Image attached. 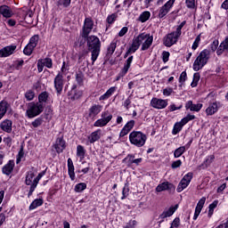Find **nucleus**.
<instances>
[{"label":"nucleus","instance_id":"nucleus-10","mask_svg":"<svg viewBox=\"0 0 228 228\" xmlns=\"http://www.w3.org/2000/svg\"><path fill=\"white\" fill-rule=\"evenodd\" d=\"M175 3V0H169L164 5L159 7L158 10V15H157L158 19H164V17H167V14L174 7Z\"/></svg>","mask_w":228,"mask_h":228},{"label":"nucleus","instance_id":"nucleus-59","mask_svg":"<svg viewBox=\"0 0 228 228\" xmlns=\"http://www.w3.org/2000/svg\"><path fill=\"white\" fill-rule=\"evenodd\" d=\"M181 165H183V161H181V159H178L176 161H174L172 164H171V168H179V167H181Z\"/></svg>","mask_w":228,"mask_h":228},{"label":"nucleus","instance_id":"nucleus-56","mask_svg":"<svg viewBox=\"0 0 228 228\" xmlns=\"http://www.w3.org/2000/svg\"><path fill=\"white\" fill-rule=\"evenodd\" d=\"M137 223L135 220H130L124 228H136Z\"/></svg>","mask_w":228,"mask_h":228},{"label":"nucleus","instance_id":"nucleus-46","mask_svg":"<svg viewBox=\"0 0 228 228\" xmlns=\"http://www.w3.org/2000/svg\"><path fill=\"white\" fill-rule=\"evenodd\" d=\"M43 65L47 69H53V60L51 58H45L41 60Z\"/></svg>","mask_w":228,"mask_h":228},{"label":"nucleus","instance_id":"nucleus-41","mask_svg":"<svg viewBox=\"0 0 228 228\" xmlns=\"http://www.w3.org/2000/svg\"><path fill=\"white\" fill-rule=\"evenodd\" d=\"M218 206V200H214L209 206H208V216H213V213L215 211V208Z\"/></svg>","mask_w":228,"mask_h":228},{"label":"nucleus","instance_id":"nucleus-51","mask_svg":"<svg viewBox=\"0 0 228 228\" xmlns=\"http://www.w3.org/2000/svg\"><path fill=\"white\" fill-rule=\"evenodd\" d=\"M25 99H27V101H33V99H35V92L28 90L25 94Z\"/></svg>","mask_w":228,"mask_h":228},{"label":"nucleus","instance_id":"nucleus-54","mask_svg":"<svg viewBox=\"0 0 228 228\" xmlns=\"http://www.w3.org/2000/svg\"><path fill=\"white\" fill-rule=\"evenodd\" d=\"M185 4L191 10L195 9V0H185Z\"/></svg>","mask_w":228,"mask_h":228},{"label":"nucleus","instance_id":"nucleus-43","mask_svg":"<svg viewBox=\"0 0 228 228\" xmlns=\"http://www.w3.org/2000/svg\"><path fill=\"white\" fill-rule=\"evenodd\" d=\"M224 51H228V48L225 46L224 42H222L216 51L217 56H222V54H224Z\"/></svg>","mask_w":228,"mask_h":228},{"label":"nucleus","instance_id":"nucleus-27","mask_svg":"<svg viewBox=\"0 0 228 228\" xmlns=\"http://www.w3.org/2000/svg\"><path fill=\"white\" fill-rule=\"evenodd\" d=\"M190 145H191V141L185 146L177 148L174 152V158H181L183 152H186L187 149H190Z\"/></svg>","mask_w":228,"mask_h":228},{"label":"nucleus","instance_id":"nucleus-31","mask_svg":"<svg viewBox=\"0 0 228 228\" xmlns=\"http://www.w3.org/2000/svg\"><path fill=\"white\" fill-rule=\"evenodd\" d=\"M44 204V199H36L34 200L28 207L29 211H33V209H37V208H40Z\"/></svg>","mask_w":228,"mask_h":228},{"label":"nucleus","instance_id":"nucleus-32","mask_svg":"<svg viewBox=\"0 0 228 228\" xmlns=\"http://www.w3.org/2000/svg\"><path fill=\"white\" fill-rule=\"evenodd\" d=\"M186 126L183 123V119L180 122H176L174 125L172 134H177L178 133H181L183 131V126Z\"/></svg>","mask_w":228,"mask_h":228},{"label":"nucleus","instance_id":"nucleus-21","mask_svg":"<svg viewBox=\"0 0 228 228\" xmlns=\"http://www.w3.org/2000/svg\"><path fill=\"white\" fill-rule=\"evenodd\" d=\"M15 167V161L9 160L7 164H5L3 168L2 172L4 175H10L13 172V168Z\"/></svg>","mask_w":228,"mask_h":228},{"label":"nucleus","instance_id":"nucleus-9","mask_svg":"<svg viewBox=\"0 0 228 228\" xmlns=\"http://www.w3.org/2000/svg\"><path fill=\"white\" fill-rule=\"evenodd\" d=\"M192 179H193V173H191V172L187 173L180 181V183L176 188V191L178 193H181V191H183V190H186V188H188V186H190V183H191Z\"/></svg>","mask_w":228,"mask_h":228},{"label":"nucleus","instance_id":"nucleus-35","mask_svg":"<svg viewBox=\"0 0 228 228\" xmlns=\"http://www.w3.org/2000/svg\"><path fill=\"white\" fill-rule=\"evenodd\" d=\"M49 99V93L47 92H43L39 94L38 96V102L41 104H44V102H47V100Z\"/></svg>","mask_w":228,"mask_h":228},{"label":"nucleus","instance_id":"nucleus-13","mask_svg":"<svg viewBox=\"0 0 228 228\" xmlns=\"http://www.w3.org/2000/svg\"><path fill=\"white\" fill-rule=\"evenodd\" d=\"M151 106L155 110H165V108L168 106V100L152 98L151 101Z\"/></svg>","mask_w":228,"mask_h":228},{"label":"nucleus","instance_id":"nucleus-37","mask_svg":"<svg viewBox=\"0 0 228 228\" xmlns=\"http://www.w3.org/2000/svg\"><path fill=\"white\" fill-rule=\"evenodd\" d=\"M76 193H81V191H85L86 190V183H80L75 185L74 188Z\"/></svg>","mask_w":228,"mask_h":228},{"label":"nucleus","instance_id":"nucleus-8","mask_svg":"<svg viewBox=\"0 0 228 228\" xmlns=\"http://www.w3.org/2000/svg\"><path fill=\"white\" fill-rule=\"evenodd\" d=\"M94 23L92 18L85 19L82 30L80 31L82 38H88V35H90V33H92V31L94 30Z\"/></svg>","mask_w":228,"mask_h":228},{"label":"nucleus","instance_id":"nucleus-7","mask_svg":"<svg viewBox=\"0 0 228 228\" xmlns=\"http://www.w3.org/2000/svg\"><path fill=\"white\" fill-rule=\"evenodd\" d=\"M113 118V114L109 110H104L101 114V118L94 123V127H105Z\"/></svg>","mask_w":228,"mask_h":228},{"label":"nucleus","instance_id":"nucleus-1","mask_svg":"<svg viewBox=\"0 0 228 228\" xmlns=\"http://www.w3.org/2000/svg\"><path fill=\"white\" fill-rule=\"evenodd\" d=\"M152 42H154V37L151 34L142 33L133 39L130 51L136 53L140 49V45H142L141 51H147L152 45Z\"/></svg>","mask_w":228,"mask_h":228},{"label":"nucleus","instance_id":"nucleus-24","mask_svg":"<svg viewBox=\"0 0 228 228\" xmlns=\"http://www.w3.org/2000/svg\"><path fill=\"white\" fill-rule=\"evenodd\" d=\"M0 14L5 19H10V17L13 16V12H12L8 5H2L0 6Z\"/></svg>","mask_w":228,"mask_h":228},{"label":"nucleus","instance_id":"nucleus-19","mask_svg":"<svg viewBox=\"0 0 228 228\" xmlns=\"http://www.w3.org/2000/svg\"><path fill=\"white\" fill-rule=\"evenodd\" d=\"M133 127H134V120L128 121L120 131L119 136L123 138V136L129 134V132L133 129Z\"/></svg>","mask_w":228,"mask_h":228},{"label":"nucleus","instance_id":"nucleus-50","mask_svg":"<svg viewBox=\"0 0 228 228\" xmlns=\"http://www.w3.org/2000/svg\"><path fill=\"white\" fill-rule=\"evenodd\" d=\"M191 120H195V115L188 114L185 118H182L183 124H188Z\"/></svg>","mask_w":228,"mask_h":228},{"label":"nucleus","instance_id":"nucleus-60","mask_svg":"<svg viewBox=\"0 0 228 228\" xmlns=\"http://www.w3.org/2000/svg\"><path fill=\"white\" fill-rule=\"evenodd\" d=\"M84 76L83 73H77L76 75V81L78 83V85L83 84Z\"/></svg>","mask_w":228,"mask_h":228},{"label":"nucleus","instance_id":"nucleus-18","mask_svg":"<svg viewBox=\"0 0 228 228\" xmlns=\"http://www.w3.org/2000/svg\"><path fill=\"white\" fill-rule=\"evenodd\" d=\"M168 190H175V187L174 186V184H172L171 183L169 182H164L160 184H159L157 187H156V191L158 193L161 192V191H167Z\"/></svg>","mask_w":228,"mask_h":228},{"label":"nucleus","instance_id":"nucleus-53","mask_svg":"<svg viewBox=\"0 0 228 228\" xmlns=\"http://www.w3.org/2000/svg\"><path fill=\"white\" fill-rule=\"evenodd\" d=\"M128 196H129V187L125 186L123 187L121 200H124V199H126Z\"/></svg>","mask_w":228,"mask_h":228},{"label":"nucleus","instance_id":"nucleus-44","mask_svg":"<svg viewBox=\"0 0 228 228\" xmlns=\"http://www.w3.org/2000/svg\"><path fill=\"white\" fill-rule=\"evenodd\" d=\"M123 161H125L128 167H131L134 164V155H128Z\"/></svg>","mask_w":228,"mask_h":228},{"label":"nucleus","instance_id":"nucleus-52","mask_svg":"<svg viewBox=\"0 0 228 228\" xmlns=\"http://www.w3.org/2000/svg\"><path fill=\"white\" fill-rule=\"evenodd\" d=\"M83 95L81 91H74V94L71 96V101H77Z\"/></svg>","mask_w":228,"mask_h":228},{"label":"nucleus","instance_id":"nucleus-26","mask_svg":"<svg viewBox=\"0 0 228 228\" xmlns=\"http://www.w3.org/2000/svg\"><path fill=\"white\" fill-rule=\"evenodd\" d=\"M218 111V102H214L208 105L206 109V113L208 116L215 115Z\"/></svg>","mask_w":228,"mask_h":228},{"label":"nucleus","instance_id":"nucleus-40","mask_svg":"<svg viewBox=\"0 0 228 228\" xmlns=\"http://www.w3.org/2000/svg\"><path fill=\"white\" fill-rule=\"evenodd\" d=\"M199 81H200V73H194L193 79H192V82L191 84V86L192 88H195L197 86V85H199Z\"/></svg>","mask_w":228,"mask_h":228},{"label":"nucleus","instance_id":"nucleus-45","mask_svg":"<svg viewBox=\"0 0 228 228\" xmlns=\"http://www.w3.org/2000/svg\"><path fill=\"white\" fill-rule=\"evenodd\" d=\"M45 175V171H42L41 173H39L37 177H35V182H34V185L32 187V190L34 188H37V186H38V183H40V179H42V176Z\"/></svg>","mask_w":228,"mask_h":228},{"label":"nucleus","instance_id":"nucleus-28","mask_svg":"<svg viewBox=\"0 0 228 228\" xmlns=\"http://www.w3.org/2000/svg\"><path fill=\"white\" fill-rule=\"evenodd\" d=\"M117 92V86H112L108 89V91L100 96L99 101H108L111 95Z\"/></svg>","mask_w":228,"mask_h":228},{"label":"nucleus","instance_id":"nucleus-20","mask_svg":"<svg viewBox=\"0 0 228 228\" xmlns=\"http://www.w3.org/2000/svg\"><path fill=\"white\" fill-rule=\"evenodd\" d=\"M101 136H102V130L97 129L87 137V140L89 143H95V142L101 140Z\"/></svg>","mask_w":228,"mask_h":228},{"label":"nucleus","instance_id":"nucleus-2","mask_svg":"<svg viewBox=\"0 0 228 228\" xmlns=\"http://www.w3.org/2000/svg\"><path fill=\"white\" fill-rule=\"evenodd\" d=\"M86 38L87 49L91 53V60L94 65L101 54V39L97 36H87Z\"/></svg>","mask_w":228,"mask_h":228},{"label":"nucleus","instance_id":"nucleus-6","mask_svg":"<svg viewBox=\"0 0 228 228\" xmlns=\"http://www.w3.org/2000/svg\"><path fill=\"white\" fill-rule=\"evenodd\" d=\"M44 103L41 102L28 103V110L26 111L28 118H35V117H38V115L44 111Z\"/></svg>","mask_w":228,"mask_h":228},{"label":"nucleus","instance_id":"nucleus-14","mask_svg":"<svg viewBox=\"0 0 228 228\" xmlns=\"http://www.w3.org/2000/svg\"><path fill=\"white\" fill-rule=\"evenodd\" d=\"M17 45H15L4 46L0 49V58H8L9 56H12V54L15 53Z\"/></svg>","mask_w":228,"mask_h":228},{"label":"nucleus","instance_id":"nucleus-49","mask_svg":"<svg viewBox=\"0 0 228 228\" xmlns=\"http://www.w3.org/2000/svg\"><path fill=\"white\" fill-rule=\"evenodd\" d=\"M200 44V35L197 36V37L195 38L192 46H191V50L192 51H196V49L199 47Z\"/></svg>","mask_w":228,"mask_h":228},{"label":"nucleus","instance_id":"nucleus-58","mask_svg":"<svg viewBox=\"0 0 228 228\" xmlns=\"http://www.w3.org/2000/svg\"><path fill=\"white\" fill-rule=\"evenodd\" d=\"M219 42L218 40H214L213 43L210 45V49L215 53L218 49Z\"/></svg>","mask_w":228,"mask_h":228},{"label":"nucleus","instance_id":"nucleus-11","mask_svg":"<svg viewBox=\"0 0 228 228\" xmlns=\"http://www.w3.org/2000/svg\"><path fill=\"white\" fill-rule=\"evenodd\" d=\"M35 172L33 171H28L26 174V177H25V184L27 186H30L28 193V197H31V195H33V191H35V190H37V188L33 189V186L35 184Z\"/></svg>","mask_w":228,"mask_h":228},{"label":"nucleus","instance_id":"nucleus-25","mask_svg":"<svg viewBox=\"0 0 228 228\" xmlns=\"http://www.w3.org/2000/svg\"><path fill=\"white\" fill-rule=\"evenodd\" d=\"M131 63H133V55L128 57L127 60L125 61L124 67L120 71V76L124 77L127 72L129 71V69H131Z\"/></svg>","mask_w":228,"mask_h":228},{"label":"nucleus","instance_id":"nucleus-64","mask_svg":"<svg viewBox=\"0 0 228 228\" xmlns=\"http://www.w3.org/2000/svg\"><path fill=\"white\" fill-rule=\"evenodd\" d=\"M114 20H117V14H111L107 18V22L109 24H113Z\"/></svg>","mask_w":228,"mask_h":228},{"label":"nucleus","instance_id":"nucleus-38","mask_svg":"<svg viewBox=\"0 0 228 228\" xmlns=\"http://www.w3.org/2000/svg\"><path fill=\"white\" fill-rule=\"evenodd\" d=\"M40 40V36L34 35L32 37H30L28 45H32L34 47H37L38 45V41Z\"/></svg>","mask_w":228,"mask_h":228},{"label":"nucleus","instance_id":"nucleus-16","mask_svg":"<svg viewBox=\"0 0 228 228\" xmlns=\"http://www.w3.org/2000/svg\"><path fill=\"white\" fill-rule=\"evenodd\" d=\"M88 117L90 118H95L101 111H102V106L99 104H94L89 108Z\"/></svg>","mask_w":228,"mask_h":228},{"label":"nucleus","instance_id":"nucleus-29","mask_svg":"<svg viewBox=\"0 0 228 228\" xmlns=\"http://www.w3.org/2000/svg\"><path fill=\"white\" fill-rule=\"evenodd\" d=\"M74 162L72 161V159H68V174L71 181H74L76 179V173L74 172Z\"/></svg>","mask_w":228,"mask_h":228},{"label":"nucleus","instance_id":"nucleus-63","mask_svg":"<svg viewBox=\"0 0 228 228\" xmlns=\"http://www.w3.org/2000/svg\"><path fill=\"white\" fill-rule=\"evenodd\" d=\"M172 92H174V90L170 87L168 88H165L163 90V95H165L166 97H169V95H172Z\"/></svg>","mask_w":228,"mask_h":228},{"label":"nucleus","instance_id":"nucleus-39","mask_svg":"<svg viewBox=\"0 0 228 228\" xmlns=\"http://www.w3.org/2000/svg\"><path fill=\"white\" fill-rule=\"evenodd\" d=\"M33 51H35V46L28 44L25 46L23 53H24V54H26V56H31V54H33Z\"/></svg>","mask_w":228,"mask_h":228},{"label":"nucleus","instance_id":"nucleus-5","mask_svg":"<svg viewBox=\"0 0 228 228\" xmlns=\"http://www.w3.org/2000/svg\"><path fill=\"white\" fill-rule=\"evenodd\" d=\"M129 142L135 147H143L147 142V135L141 131H133L129 134Z\"/></svg>","mask_w":228,"mask_h":228},{"label":"nucleus","instance_id":"nucleus-3","mask_svg":"<svg viewBox=\"0 0 228 228\" xmlns=\"http://www.w3.org/2000/svg\"><path fill=\"white\" fill-rule=\"evenodd\" d=\"M186 26V20L183 21L180 25L176 26L175 31L167 34L164 39L163 44L166 47H172L175 44H177L179 37L183 35V28Z\"/></svg>","mask_w":228,"mask_h":228},{"label":"nucleus","instance_id":"nucleus-62","mask_svg":"<svg viewBox=\"0 0 228 228\" xmlns=\"http://www.w3.org/2000/svg\"><path fill=\"white\" fill-rule=\"evenodd\" d=\"M123 106L126 110V111H129V108H131V99L127 98L126 100H125Z\"/></svg>","mask_w":228,"mask_h":228},{"label":"nucleus","instance_id":"nucleus-22","mask_svg":"<svg viewBox=\"0 0 228 228\" xmlns=\"http://www.w3.org/2000/svg\"><path fill=\"white\" fill-rule=\"evenodd\" d=\"M177 208H179V205L170 207L167 210H164L163 213L159 216V218H161L162 222L165 220V218L172 216V215L177 211Z\"/></svg>","mask_w":228,"mask_h":228},{"label":"nucleus","instance_id":"nucleus-17","mask_svg":"<svg viewBox=\"0 0 228 228\" xmlns=\"http://www.w3.org/2000/svg\"><path fill=\"white\" fill-rule=\"evenodd\" d=\"M13 122L10 119H4L0 123V129L4 133H12Z\"/></svg>","mask_w":228,"mask_h":228},{"label":"nucleus","instance_id":"nucleus-57","mask_svg":"<svg viewBox=\"0 0 228 228\" xmlns=\"http://www.w3.org/2000/svg\"><path fill=\"white\" fill-rule=\"evenodd\" d=\"M204 204H206V197H202V198L199 200V202H198L196 208H200V209H202V208H204Z\"/></svg>","mask_w":228,"mask_h":228},{"label":"nucleus","instance_id":"nucleus-4","mask_svg":"<svg viewBox=\"0 0 228 228\" xmlns=\"http://www.w3.org/2000/svg\"><path fill=\"white\" fill-rule=\"evenodd\" d=\"M210 56H211V52H209V50L205 49L201 51L193 62V65H192L193 71L199 72V70H201V69H204V66L208 65V61H209Z\"/></svg>","mask_w":228,"mask_h":228},{"label":"nucleus","instance_id":"nucleus-15","mask_svg":"<svg viewBox=\"0 0 228 228\" xmlns=\"http://www.w3.org/2000/svg\"><path fill=\"white\" fill-rule=\"evenodd\" d=\"M53 148L58 154H61L63 150L67 149V142L65 140H63V137H59L56 139L55 143L53 144Z\"/></svg>","mask_w":228,"mask_h":228},{"label":"nucleus","instance_id":"nucleus-12","mask_svg":"<svg viewBox=\"0 0 228 228\" xmlns=\"http://www.w3.org/2000/svg\"><path fill=\"white\" fill-rule=\"evenodd\" d=\"M53 85L57 95H61V92H63V86L65 85V78H63V74L59 73L56 75L53 80Z\"/></svg>","mask_w":228,"mask_h":228},{"label":"nucleus","instance_id":"nucleus-36","mask_svg":"<svg viewBox=\"0 0 228 228\" xmlns=\"http://www.w3.org/2000/svg\"><path fill=\"white\" fill-rule=\"evenodd\" d=\"M149 19H151V12L149 11H145L142 13H141L140 17H139V20L141 22H147V20H149Z\"/></svg>","mask_w":228,"mask_h":228},{"label":"nucleus","instance_id":"nucleus-23","mask_svg":"<svg viewBox=\"0 0 228 228\" xmlns=\"http://www.w3.org/2000/svg\"><path fill=\"white\" fill-rule=\"evenodd\" d=\"M202 103H197V104H194L193 102L191 101H188L186 103H185V108L187 110H190V111H200L202 110Z\"/></svg>","mask_w":228,"mask_h":228},{"label":"nucleus","instance_id":"nucleus-33","mask_svg":"<svg viewBox=\"0 0 228 228\" xmlns=\"http://www.w3.org/2000/svg\"><path fill=\"white\" fill-rule=\"evenodd\" d=\"M85 154H86V150H85V147H83V145H77V158H79V159L83 160V159H85Z\"/></svg>","mask_w":228,"mask_h":228},{"label":"nucleus","instance_id":"nucleus-55","mask_svg":"<svg viewBox=\"0 0 228 228\" xmlns=\"http://www.w3.org/2000/svg\"><path fill=\"white\" fill-rule=\"evenodd\" d=\"M170 58V53L169 52H167V51H164L162 53V61L164 63H167V61H168Z\"/></svg>","mask_w":228,"mask_h":228},{"label":"nucleus","instance_id":"nucleus-34","mask_svg":"<svg viewBox=\"0 0 228 228\" xmlns=\"http://www.w3.org/2000/svg\"><path fill=\"white\" fill-rule=\"evenodd\" d=\"M72 3V0H57V6L59 8H69Z\"/></svg>","mask_w":228,"mask_h":228},{"label":"nucleus","instance_id":"nucleus-42","mask_svg":"<svg viewBox=\"0 0 228 228\" xmlns=\"http://www.w3.org/2000/svg\"><path fill=\"white\" fill-rule=\"evenodd\" d=\"M115 49H117V41H112L107 50L108 54H113L115 53Z\"/></svg>","mask_w":228,"mask_h":228},{"label":"nucleus","instance_id":"nucleus-48","mask_svg":"<svg viewBox=\"0 0 228 228\" xmlns=\"http://www.w3.org/2000/svg\"><path fill=\"white\" fill-rule=\"evenodd\" d=\"M42 124H44V118H37L31 123V126H33L34 127H40Z\"/></svg>","mask_w":228,"mask_h":228},{"label":"nucleus","instance_id":"nucleus-47","mask_svg":"<svg viewBox=\"0 0 228 228\" xmlns=\"http://www.w3.org/2000/svg\"><path fill=\"white\" fill-rule=\"evenodd\" d=\"M213 161H215V155L208 156L204 160L203 165H205V167H209Z\"/></svg>","mask_w":228,"mask_h":228},{"label":"nucleus","instance_id":"nucleus-30","mask_svg":"<svg viewBox=\"0 0 228 228\" xmlns=\"http://www.w3.org/2000/svg\"><path fill=\"white\" fill-rule=\"evenodd\" d=\"M9 106H10V104H8L4 101H2L0 102V120L4 117V115H6Z\"/></svg>","mask_w":228,"mask_h":228},{"label":"nucleus","instance_id":"nucleus-61","mask_svg":"<svg viewBox=\"0 0 228 228\" xmlns=\"http://www.w3.org/2000/svg\"><path fill=\"white\" fill-rule=\"evenodd\" d=\"M134 0H125L123 2V7L126 8V10H128V8H131V5L133 4Z\"/></svg>","mask_w":228,"mask_h":228}]
</instances>
